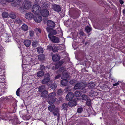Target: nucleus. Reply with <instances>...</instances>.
I'll use <instances>...</instances> for the list:
<instances>
[{
    "mask_svg": "<svg viewBox=\"0 0 125 125\" xmlns=\"http://www.w3.org/2000/svg\"><path fill=\"white\" fill-rule=\"evenodd\" d=\"M56 95V93L55 92H53L50 93L48 95V102L50 104L53 103L56 100V98L54 97Z\"/></svg>",
    "mask_w": 125,
    "mask_h": 125,
    "instance_id": "obj_1",
    "label": "nucleus"
},
{
    "mask_svg": "<svg viewBox=\"0 0 125 125\" xmlns=\"http://www.w3.org/2000/svg\"><path fill=\"white\" fill-rule=\"evenodd\" d=\"M41 10L40 6L37 4H35L33 6L32 10L34 13L37 14L40 12Z\"/></svg>",
    "mask_w": 125,
    "mask_h": 125,
    "instance_id": "obj_2",
    "label": "nucleus"
},
{
    "mask_svg": "<svg viewBox=\"0 0 125 125\" xmlns=\"http://www.w3.org/2000/svg\"><path fill=\"white\" fill-rule=\"evenodd\" d=\"M48 37L51 41L54 43H57L60 42L59 38L57 37L53 36L51 33L48 34Z\"/></svg>",
    "mask_w": 125,
    "mask_h": 125,
    "instance_id": "obj_3",
    "label": "nucleus"
},
{
    "mask_svg": "<svg viewBox=\"0 0 125 125\" xmlns=\"http://www.w3.org/2000/svg\"><path fill=\"white\" fill-rule=\"evenodd\" d=\"M22 5L23 8L26 9H29L31 7V4L29 1H24Z\"/></svg>",
    "mask_w": 125,
    "mask_h": 125,
    "instance_id": "obj_4",
    "label": "nucleus"
},
{
    "mask_svg": "<svg viewBox=\"0 0 125 125\" xmlns=\"http://www.w3.org/2000/svg\"><path fill=\"white\" fill-rule=\"evenodd\" d=\"M40 13L42 16L44 17L48 16L49 14L48 10L46 9H44L41 10Z\"/></svg>",
    "mask_w": 125,
    "mask_h": 125,
    "instance_id": "obj_5",
    "label": "nucleus"
},
{
    "mask_svg": "<svg viewBox=\"0 0 125 125\" xmlns=\"http://www.w3.org/2000/svg\"><path fill=\"white\" fill-rule=\"evenodd\" d=\"M48 26L50 28H53L55 26V24L53 21L51 20H48L47 22Z\"/></svg>",
    "mask_w": 125,
    "mask_h": 125,
    "instance_id": "obj_6",
    "label": "nucleus"
},
{
    "mask_svg": "<svg viewBox=\"0 0 125 125\" xmlns=\"http://www.w3.org/2000/svg\"><path fill=\"white\" fill-rule=\"evenodd\" d=\"M74 96V94L72 92H70L66 95V98L68 101L71 100L73 98Z\"/></svg>",
    "mask_w": 125,
    "mask_h": 125,
    "instance_id": "obj_7",
    "label": "nucleus"
},
{
    "mask_svg": "<svg viewBox=\"0 0 125 125\" xmlns=\"http://www.w3.org/2000/svg\"><path fill=\"white\" fill-rule=\"evenodd\" d=\"M53 9L54 11L57 12L60 11L61 10V9L60 6L56 4L54 5H53Z\"/></svg>",
    "mask_w": 125,
    "mask_h": 125,
    "instance_id": "obj_8",
    "label": "nucleus"
},
{
    "mask_svg": "<svg viewBox=\"0 0 125 125\" xmlns=\"http://www.w3.org/2000/svg\"><path fill=\"white\" fill-rule=\"evenodd\" d=\"M46 76H47L48 77H47L45 78L42 81V83L43 84H45L48 83L50 80V78L48 77L49 76V73H47L45 75Z\"/></svg>",
    "mask_w": 125,
    "mask_h": 125,
    "instance_id": "obj_9",
    "label": "nucleus"
},
{
    "mask_svg": "<svg viewBox=\"0 0 125 125\" xmlns=\"http://www.w3.org/2000/svg\"><path fill=\"white\" fill-rule=\"evenodd\" d=\"M83 84L82 83H78L75 84L74 87V90H75L77 89H81L82 87Z\"/></svg>",
    "mask_w": 125,
    "mask_h": 125,
    "instance_id": "obj_10",
    "label": "nucleus"
},
{
    "mask_svg": "<svg viewBox=\"0 0 125 125\" xmlns=\"http://www.w3.org/2000/svg\"><path fill=\"white\" fill-rule=\"evenodd\" d=\"M25 18L28 19H31L34 17V15L32 13L29 12L26 14Z\"/></svg>",
    "mask_w": 125,
    "mask_h": 125,
    "instance_id": "obj_11",
    "label": "nucleus"
},
{
    "mask_svg": "<svg viewBox=\"0 0 125 125\" xmlns=\"http://www.w3.org/2000/svg\"><path fill=\"white\" fill-rule=\"evenodd\" d=\"M52 60L54 62L59 61L60 60V56L57 54H54L52 57Z\"/></svg>",
    "mask_w": 125,
    "mask_h": 125,
    "instance_id": "obj_12",
    "label": "nucleus"
},
{
    "mask_svg": "<svg viewBox=\"0 0 125 125\" xmlns=\"http://www.w3.org/2000/svg\"><path fill=\"white\" fill-rule=\"evenodd\" d=\"M62 76L61 77L62 79H66L69 77V75L65 71H63L62 73Z\"/></svg>",
    "mask_w": 125,
    "mask_h": 125,
    "instance_id": "obj_13",
    "label": "nucleus"
},
{
    "mask_svg": "<svg viewBox=\"0 0 125 125\" xmlns=\"http://www.w3.org/2000/svg\"><path fill=\"white\" fill-rule=\"evenodd\" d=\"M59 110L57 108H55L53 110V113L55 116H57V117L59 118Z\"/></svg>",
    "mask_w": 125,
    "mask_h": 125,
    "instance_id": "obj_14",
    "label": "nucleus"
},
{
    "mask_svg": "<svg viewBox=\"0 0 125 125\" xmlns=\"http://www.w3.org/2000/svg\"><path fill=\"white\" fill-rule=\"evenodd\" d=\"M33 19L35 21L38 23L40 22L42 20V17L41 16H38L36 17L35 16L33 17Z\"/></svg>",
    "mask_w": 125,
    "mask_h": 125,
    "instance_id": "obj_15",
    "label": "nucleus"
},
{
    "mask_svg": "<svg viewBox=\"0 0 125 125\" xmlns=\"http://www.w3.org/2000/svg\"><path fill=\"white\" fill-rule=\"evenodd\" d=\"M31 42L30 40H26L24 41V44L27 47H29L31 45Z\"/></svg>",
    "mask_w": 125,
    "mask_h": 125,
    "instance_id": "obj_16",
    "label": "nucleus"
},
{
    "mask_svg": "<svg viewBox=\"0 0 125 125\" xmlns=\"http://www.w3.org/2000/svg\"><path fill=\"white\" fill-rule=\"evenodd\" d=\"M76 102L75 101L73 100V101L70 102L69 103V106L72 107L76 106Z\"/></svg>",
    "mask_w": 125,
    "mask_h": 125,
    "instance_id": "obj_17",
    "label": "nucleus"
},
{
    "mask_svg": "<svg viewBox=\"0 0 125 125\" xmlns=\"http://www.w3.org/2000/svg\"><path fill=\"white\" fill-rule=\"evenodd\" d=\"M48 92L46 90L43 91L41 93V96L43 97H45L48 95Z\"/></svg>",
    "mask_w": 125,
    "mask_h": 125,
    "instance_id": "obj_18",
    "label": "nucleus"
},
{
    "mask_svg": "<svg viewBox=\"0 0 125 125\" xmlns=\"http://www.w3.org/2000/svg\"><path fill=\"white\" fill-rule=\"evenodd\" d=\"M68 108V104L66 103L63 104L62 105V108L64 110H67Z\"/></svg>",
    "mask_w": 125,
    "mask_h": 125,
    "instance_id": "obj_19",
    "label": "nucleus"
},
{
    "mask_svg": "<svg viewBox=\"0 0 125 125\" xmlns=\"http://www.w3.org/2000/svg\"><path fill=\"white\" fill-rule=\"evenodd\" d=\"M44 74V72L43 71H40L38 72L37 74L38 77H40L43 76Z\"/></svg>",
    "mask_w": 125,
    "mask_h": 125,
    "instance_id": "obj_20",
    "label": "nucleus"
},
{
    "mask_svg": "<svg viewBox=\"0 0 125 125\" xmlns=\"http://www.w3.org/2000/svg\"><path fill=\"white\" fill-rule=\"evenodd\" d=\"M37 51L39 53H43V49L41 47H38L37 48Z\"/></svg>",
    "mask_w": 125,
    "mask_h": 125,
    "instance_id": "obj_21",
    "label": "nucleus"
},
{
    "mask_svg": "<svg viewBox=\"0 0 125 125\" xmlns=\"http://www.w3.org/2000/svg\"><path fill=\"white\" fill-rule=\"evenodd\" d=\"M38 91L40 92H42L43 91L45 90V86L44 85H42L38 88Z\"/></svg>",
    "mask_w": 125,
    "mask_h": 125,
    "instance_id": "obj_22",
    "label": "nucleus"
},
{
    "mask_svg": "<svg viewBox=\"0 0 125 125\" xmlns=\"http://www.w3.org/2000/svg\"><path fill=\"white\" fill-rule=\"evenodd\" d=\"M45 55L43 54L39 55L38 56V58L40 60H43L45 59Z\"/></svg>",
    "mask_w": 125,
    "mask_h": 125,
    "instance_id": "obj_23",
    "label": "nucleus"
},
{
    "mask_svg": "<svg viewBox=\"0 0 125 125\" xmlns=\"http://www.w3.org/2000/svg\"><path fill=\"white\" fill-rule=\"evenodd\" d=\"M21 28L23 31H27L28 29V26L25 24L23 25L21 27Z\"/></svg>",
    "mask_w": 125,
    "mask_h": 125,
    "instance_id": "obj_24",
    "label": "nucleus"
},
{
    "mask_svg": "<svg viewBox=\"0 0 125 125\" xmlns=\"http://www.w3.org/2000/svg\"><path fill=\"white\" fill-rule=\"evenodd\" d=\"M38 42L37 41H33L32 43V46L34 47H36L38 44Z\"/></svg>",
    "mask_w": 125,
    "mask_h": 125,
    "instance_id": "obj_25",
    "label": "nucleus"
},
{
    "mask_svg": "<svg viewBox=\"0 0 125 125\" xmlns=\"http://www.w3.org/2000/svg\"><path fill=\"white\" fill-rule=\"evenodd\" d=\"M67 80L66 79H63L61 81V83L63 85L65 86L67 84Z\"/></svg>",
    "mask_w": 125,
    "mask_h": 125,
    "instance_id": "obj_26",
    "label": "nucleus"
},
{
    "mask_svg": "<svg viewBox=\"0 0 125 125\" xmlns=\"http://www.w3.org/2000/svg\"><path fill=\"white\" fill-rule=\"evenodd\" d=\"M55 106L54 105L49 106L48 107V110L50 112H52L54 109Z\"/></svg>",
    "mask_w": 125,
    "mask_h": 125,
    "instance_id": "obj_27",
    "label": "nucleus"
},
{
    "mask_svg": "<svg viewBox=\"0 0 125 125\" xmlns=\"http://www.w3.org/2000/svg\"><path fill=\"white\" fill-rule=\"evenodd\" d=\"M93 82H91L88 84V86L89 88L91 89H93L94 88V85L93 84Z\"/></svg>",
    "mask_w": 125,
    "mask_h": 125,
    "instance_id": "obj_28",
    "label": "nucleus"
},
{
    "mask_svg": "<svg viewBox=\"0 0 125 125\" xmlns=\"http://www.w3.org/2000/svg\"><path fill=\"white\" fill-rule=\"evenodd\" d=\"M2 16L4 18H6L8 17L9 15L7 12H4L2 13Z\"/></svg>",
    "mask_w": 125,
    "mask_h": 125,
    "instance_id": "obj_29",
    "label": "nucleus"
},
{
    "mask_svg": "<svg viewBox=\"0 0 125 125\" xmlns=\"http://www.w3.org/2000/svg\"><path fill=\"white\" fill-rule=\"evenodd\" d=\"M86 31L87 32H89L91 30V28L89 26H86L85 28Z\"/></svg>",
    "mask_w": 125,
    "mask_h": 125,
    "instance_id": "obj_30",
    "label": "nucleus"
},
{
    "mask_svg": "<svg viewBox=\"0 0 125 125\" xmlns=\"http://www.w3.org/2000/svg\"><path fill=\"white\" fill-rule=\"evenodd\" d=\"M9 17L12 19H15L16 17V16L15 14L11 13L9 15Z\"/></svg>",
    "mask_w": 125,
    "mask_h": 125,
    "instance_id": "obj_31",
    "label": "nucleus"
},
{
    "mask_svg": "<svg viewBox=\"0 0 125 125\" xmlns=\"http://www.w3.org/2000/svg\"><path fill=\"white\" fill-rule=\"evenodd\" d=\"M57 87L56 84L55 83H54L52 84L51 86V88L52 89H55Z\"/></svg>",
    "mask_w": 125,
    "mask_h": 125,
    "instance_id": "obj_32",
    "label": "nucleus"
},
{
    "mask_svg": "<svg viewBox=\"0 0 125 125\" xmlns=\"http://www.w3.org/2000/svg\"><path fill=\"white\" fill-rule=\"evenodd\" d=\"M81 94V92L79 91H76L75 94V96L77 97H79Z\"/></svg>",
    "mask_w": 125,
    "mask_h": 125,
    "instance_id": "obj_33",
    "label": "nucleus"
},
{
    "mask_svg": "<svg viewBox=\"0 0 125 125\" xmlns=\"http://www.w3.org/2000/svg\"><path fill=\"white\" fill-rule=\"evenodd\" d=\"M82 98L83 100H87V95L85 94H83L82 96Z\"/></svg>",
    "mask_w": 125,
    "mask_h": 125,
    "instance_id": "obj_34",
    "label": "nucleus"
},
{
    "mask_svg": "<svg viewBox=\"0 0 125 125\" xmlns=\"http://www.w3.org/2000/svg\"><path fill=\"white\" fill-rule=\"evenodd\" d=\"M94 96V91L93 90H91L90 92L89 96L90 97H93V98Z\"/></svg>",
    "mask_w": 125,
    "mask_h": 125,
    "instance_id": "obj_35",
    "label": "nucleus"
},
{
    "mask_svg": "<svg viewBox=\"0 0 125 125\" xmlns=\"http://www.w3.org/2000/svg\"><path fill=\"white\" fill-rule=\"evenodd\" d=\"M71 90V88L68 86H67L65 89L64 91L65 92H67Z\"/></svg>",
    "mask_w": 125,
    "mask_h": 125,
    "instance_id": "obj_36",
    "label": "nucleus"
},
{
    "mask_svg": "<svg viewBox=\"0 0 125 125\" xmlns=\"http://www.w3.org/2000/svg\"><path fill=\"white\" fill-rule=\"evenodd\" d=\"M62 91L61 89L59 90L57 92V94L58 95H61L62 94Z\"/></svg>",
    "mask_w": 125,
    "mask_h": 125,
    "instance_id": "obj_37",
    "label": "nucleus"
},
{
    "mask_svg": "<svg viewBox=\"0 0 125 125\" xmlns=\"http://www.w3.org/2000/svg\"><path fill=\"white\" fill-rule=\"evenodd\" d=\"M86 104L88 106H89L91 105V100L89 99H87L86 101Z\"/></svg>",
    "mask_w": 125,
    "mask_h": 125,
    "instance_id": "obj_38",
    "label": "nucleus"
},
{
    "mask_svg": "<svg viewBox=\"0 0 125 125\" xmlns=\"http://www.w3.org/2000/svg\"><path fill=\"white\" fill-rule=\"evenodd\" d=\"M83 109L82 108L80 107L78 108L77 109V112L79 113H81L83 111Z\"/></svg>",
    "mask_w": 125,
    "mask_h": 125,
    "instance_id": "obj_39",
    "label": "nucleus"
},
{
    "mask_svg": "<svg viewBox=\"0 0 125 125\" xmlns=\"http://www.w3.org/2000/svg\"><path fill=\"white\" fill-rule=\"evenodd\" d=\"M40 70L42 71H44L45 70V67L43 65H41L40 66Z\"/></svg>",
    "mask_w": 125,
    "mask_h": 125,
    "instance_id": "obj_40",
    "label": "nucleus"
},
{
    "mask_svg": "<svg viewBox=\"0 0 125 125\" xmlns=\"http://www.w3.org/2000/svg\"><path fill=\"white\" fill-rule=\"evenodd\" d=\"M30 35V36L31 37H32L34 34V32L33 31H29Z\"/></svg>",
    "mask_w": 125,
    "mask_h": 125,
    "instance_id": "obj_41",
    "label": "nucleus"
},
{
    "mask_svg": "<svg viewBox=\"0 0 125 125\" xmlns=\"http://www.w3.org/2000/svg\"><path fill=\"white\" fill-rule=\"evenodd\" d=\"M34 30L37 32H39L40 33L41 32V31L39 29L35 28L34 29Z\"/></svg>",
    "mask_w": 125,
    "mask_h": 125,
    "instance_id": "obj_42",
    "label": "nucleus"
},
{
    "mask_svg": "<svg viewBox=\"0 0 125 125\" xmlns=\"http://www.w3.org/2000/svg\"><path fill=\"white\" fill-rule=\"evenodd\" d=\"M81 92L83 93H85L87 91V90H86L84 88H83L81 90Z\"/></svg>",
    "mask_w": 125,
    "mask_h": 125,
    "instance_id": "obj_43",
    "label": "nucleus"
},
{
    "mask_svg": "<svg viewBox=\"0 0 125 125\" xmlns=\"http://www.w3.org/2000/svg\"><path fill=\"white\" fill-rule=\"evenodd\" d=\"M20 88H19L17 90L16 92V94L18 96H19L20 95Z\"/></svg>",
    "mask_w": 125,
    "mask_h": 125,
    "instance_id": "obj_44",
    "label": "nucleus"
},
{
    "mask_svg": "<svg viewBox=\"0 0 125 125\" xmlns=\"http://www.w3.org/2000/svg\"><path fill=\"white\" fill-rule=\"evenodd\" d=\"M52 50L54 52H56L57 51L56 48L55 47L53 46L52 47Z\"/></svg>",
    "mask_w": 125,
    "mask_h": 125,
    "instance_id": "obj_45",
    "label": "nucleus"
},
{
    "mask_svg": "<svg viewBox=\"0 0 125 125\" xmlns=\"http://www.w3.org/2000/svg\"><path fill=\"white\" fill-rule=\"evenodd\" d=\"M16 22L17 23H20L22 22L21 20L19 19H17L16 20Z\"/></svg>",
    "mask_w": 125,
    "mask_h": 125,
    "instance_id": "obj_46",
    "label": "nucleus"
},
{
    "mask_svg": "<svg viewBox=\"0 0 125 125\" xmlns=\"http://www.w3.org/2000/svg\"><path fill=\"white\" fill-rule=\"evenodd\" d=\"M75 81L74 80H71L70 81V84H71L72 85H73V84L75 83Z\"/></svg>",
    "mask_w": 125,
    "mask_h": 125,
    "instance_id": "obj_47",
    "label": "nucleus"
},
{
    "mask_svg": "<svg viewBox=\"0 0 125 125\" xmlns=\"http://www.w3.org/2000/svg\"><path fill=\"white\" fill-rule=\"evenodd\" d=\"M52 46H51L49 45L48 46H47V49L49 51L51 50H52V48H52Z\"/></svg>",
    "mask_w": 125,
    "mask_h": 125,
    "instance_id": "obj_48",
    "label": "nucleus"
},
{
    "mask_svg": "<svg viewBox=\"0 0 125 125\" xmlns=\"http://www.w3.org/2000/svg\"><path fill=\"white\" fill-rule=\"evenodd\" d=\"M84 33L83 32L81 31L79 33V34L80 37H82Z\"/></svg>",
    "mask_w": 125,
    "mask_h": 125,
    "instance_id": "obj_49",
    "label": "nucleus"
},
{
    "mask_svg": "<svg viewBox=\"0 0 125 125\" xmlns=\"http://www.w3.org/2000/svg\"><path fill=\"white\" fill-rule=\"evenodd\" d=\"M62 64V62H59L56 65V66H57V65H58L59 66H60Z\"/></svg>",
    "mask_w": 125,
    "mask_h": 125,
    "instance_id": "obj_50",
    "label": "nucleus"
},
{
    "mask_svg": "<svg viewBox=\"0 0 125 125\" xmlns=\"http://www.w3.org/2000/svg\"><path fill=\"white\" fill-rule=\"evenodd\" d=\"M19 9L20 10L21 12V13H23V12L24 11V10H23H23H22V7H20L19 8Z\"/></svg>",
    "mask_w": 125,
    "mask_h": 125,
    "instance_id": "obj_51",
    "label": "nucleus"
},
{
    "mask_svg": "<svg viewBox=\"0 0 125 125\" xmlns=\"http://www.w3.org/2000/svg\"><path fill=\"white\" fill-rule=\"evenodd\" d=\"M61 76L60 74H58L55 77V79H57L59 78Z\"/></svg>",
    "mask_w": 125,
    "mask_h": 125,
    "instance_id": "obj_52",
    "label": "nucleus"
},
{
    "mask_svg": "<svg viewBox=\"0 0 125 125\" xmlns=\"http://www.w3.org/2000/svg\"><path fill=\"white\" fill-rule=\"evenodd\" d=\"M51 28H50L49 27H47L46 28V30L48 32H50V29Z\"/></svg>",
    "mask_w": 125,
    "mask_h": 125,
    "instance_id": "obj_53",
    "label": "nucleus"
},
{
    "mask_svg": "<svg viewBox=\"0 0 125 125\" xmlns=\"http://www.w3.org/2000/svg\"><path fill=\"white\" fill-rule=\"evenodd\" d=\"M119 84V83L118 82H117L116 83L113 84V85L114 86H116L117 85H118Z\"/></svg>",
    "mask_w": 125,
    "mask_h": 125,
    "instance_id": "obj_54",
    "label": "nucleus"
},
{
    "mask_svg": "<svg viewBox=\"0 0 125 125\" xmlns=\"http://www.w3.org/2000/svg\"><path fill=\"white\" fill-rule=\"evenodd\" d=\"M119 2L121 4H122L124 3V1L122 0H119Z\"/></svg>",
    "mask_w": 125,
    "mask_h": 125,
    "instance_id": "obj_55",
    "label": "nucleus"
},
{
    "mask_svg": "<svg viewBox=\"0 0 125 125\" xmlns=\"http://www.w3.org/2000/svg\"><path fill=\"white\" fill-rule=\"evenodd\" d=\"M52 31L54 32L53 34L54 35H55L56 34L57 32L55 30H53Z\"/></svg>",
    "mask_w": 125,
    "mask_h": 125,
    "instance_id": "obj_56",
    "label": "nucleus"
},
{
    "mask_svg": "<svg viewBox=\"0 0 125 125\" xmlns=\"http://www.w3.org/2000/svg\"><path fill=\"white\" fill-rule=\"evenodd\" d=\"M9 2H11L13 1L14 0H7Z\"/></svg>",
    "mask_w": 125,
    "mask_h": 125,
    "instance_id": "obj_57",
    "label": "nucleus"
},
{
    "mask_svg": "<svg viewBox=\"0 0 125 125\" xmlns=\"http://www.w3.org/2000/svg\"><path fill=\"white\" fill-rule=\"evenodd\" d=\"M123 13L125 15V9L123 10Z\"/></svg>",
    "mask_w": 125,
    "mask_h": 125,
    "instance_id": "obj_58",
    "label": "nucleus"
},
{
    "mask_svg": "<svg viewBox=\"0 0 125 125\" xmlns=\"http://www.w3.org/2000/svg\"><path fill=\"white\" fill-rule=\"evenodd\" d=\"M123 64L125 66V64L124 62H123Z\"/></svg>",
    "mask_w": 125,
    "mask_h": 125,
    "instance_id": "obj_59",
    "label": "nucleus"
},
{
    "mask_svg": "<svg viewBox=\"0 0 125 125\" xmlns=\"http://www.w3.org/2000/svg\"><path fill=\"white\" fill-rule=\"evenodd\" d=\"M30 118V116H29L28 117V118L27 119V120H28Z\"/></svg>",
    "mask_w": 125,
    "mask_h": 125,
    "instance_id": "obj_60",
    "label": "nucleus"
},
{
    "mask_svg": "<svg viewBox=\"0 0 125 125\" xmlns=\"http://www.w3.org/2000/svg\"><path fill=\"white\" fill-rule=\"evenodd\" d=\"M23 61H24V60H23L22 61V62H23Z\"/></svg>",
    "mask_w": 125,
    "mask_h": 125,
    "instance_id": "obj_61",
    "label": "nucleus"
}]
</instances>
